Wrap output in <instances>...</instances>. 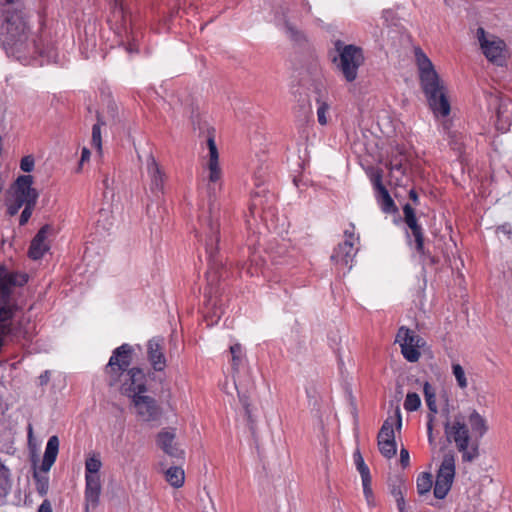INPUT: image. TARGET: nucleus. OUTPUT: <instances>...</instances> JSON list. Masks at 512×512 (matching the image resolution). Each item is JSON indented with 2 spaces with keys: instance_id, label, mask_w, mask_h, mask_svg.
Segmentation results:
<instances>
[{
  "instance_id": "obj_37",
  "label": "nucleus",
  "mask_w": 512,
  "mask_h": 512,
  "mask_svg": "<svg viewBox=\"0 0 512 512\" xmlns=\"http://www.w3.org/2000/svg\"><path fill=\"white\" fill-rule=\"evenodd\" d=\"M452 373L457 381L458 386L461 389L466 388L468 385L467 378L463 367L459 363L452 364Z\"/></svg>"
},
{
  "instance_id": "obj_61",
  "label": "nucleus",
  "mask_w": 512,
  "mask_h": 512,
  "mask_svg": "<svg viewBox=\"0 0 512 512\" xmlns=\"http://www.w3.org/2000/svg\"><path fill=\"white\" fill-rule=\"evenodd\" d=\"M7 469L3 463L0 462V472H6Z\"/></svg>"
},
{
  "instance_id": "obj_23",
  "label": "nucleus",
  "mask_w": 512,
  "mask_h": 512,
  "mask_svg": "<svg viewBox=\"0 0 512 512\" xmlns=\"http://www.w3.org/2000/svg\"><path fill=\"white\" fill-rule=\"evenodd\" d=\"M147 170L151 178V191L155 195L163 193L164 174L152 154H149L147 158Z\"/></svg>"
},
{
  "instance_id": "obj_12",
  "label": "nucleus",
  "mask_w": 512,
  "mask_h": 512,
  "mask_svg": "<svg viewBox=\"0 0 512 512\" xmlns=\"http://www.w3.org/2000/svg\"><path fill=\"white\" fill-rule=\"evenodd\" d=\"M344 235L346 239L339 243L337 248L334 249L331 260L335 265L346 267L349 272L353 267V260L357 254V249L354 248L355 235L349 230H345ZM359 238L356 237V240Z\"/></svg>"
},
{
  "instance_id": "obj_27",
  "label": "nucleus",
  "mask_w": 512,
  "mask_h": 512,
  "mask_svg": "<svg viewBox=\"0 0 512 512\" xmlns=\"http://www.w3.org/2000/svg\"><path fill=\"white\" fill-rule=\"evenodd\" d=\"M468 423L472 432V436L478 441L487 433L488 424L486 419L481 416L476 410L468 415Z\"/></svg>"
},
{
  "instance_id": "obj_4",
  "label": "nucleus",
  "mask_w": 512,
  "mask_h": 512,
  "mask_svg": "<svg viewBox=\"0 0 512 512\" xmlns=\"http://www.w3.org/2000/svg\"><path fill=\"white\" fill-rule=\"evenodd\" d=\"M209 216L203 222L205 229V251L208 260V270L206 272L209 294L212 296L217 292L216 285L224 277V266L222 260L218 256L219 243V223L212 216V204L210 203Z\"/></svg>"
},
{
  "instance_id": "obj_10",
  "label": "nucleus",
  "mask_w": 512,
  "mask_h": 512,
  "mask_svg": "<svg viewBox=\"0 0 512 512\" xmlns=\"http://www.w3.org/2000/svg\"><path fill=\"white\" fill-rule=\"evenodd\" d=\"M395 342L399 343L403 357L412 363L419 360V348L425 345L421 336L405 326L399 328Z\"/></svg>"
},
{
  "instance_id": "obj_30",
  "label": "nucleus",
  "mask_w": 512,
  "mask_h": 512,
  "mask_svg": "<svg viewBox=\"0 0 512 512\" xmlns=\"http://www.w3.org/2000/svg\"><path fill=\"white\" fill-rule=\"evenodd\" d=\"M166 481L175 488H180L184 484V470L178 466H172L165 472Z\"/></svg>"
},
{
  "instance_id": "obj_64",
  "label": "nucleus",
  "mask_w": 512,
  "mask_h": 512,
  "mask_svg": "<svg viewBox=\"0 0 512 512\" xmlns=\"http://www.w3.org/2000/svg\"><path fill=\"white\" fill-rule=\"evenodd\" d=\"M97 465H98V469H99V468H100V466H101V462H100L99 460H98V462H97Z\"/></svg>"
},
{
  "instance_id": "obj_5",
  "label": "nucleus",
  "mask_w": 512,
  "mask_h": 512,
  "mask_svg": "<svg viewBox=\"0 0 512 512\" xmlns=\"http://www.w3.org/2000/svg\"><path fill=\"white\" fill-rule=\"evenodd\" d=\"M444 432L448 442H454L461 453L462 462L470 463L479 457V442L473 439L462 414L455 415L452 422L447 420L444 423Z\"/></svg>"
},
{
  "instance_id": "obj_35",
  "label": "nucleus",
  "mask_w": 512,
  "mask_h": 512,
  "mask_svg": "<svg viewBox=\"0 0 512 512\" xmlns=\"http://www.w3.org/2000/svg\"><path fill=\"white\" fill-rule=\"evenodd\" d=\"M433 485L432 474L429 472H422L416 481L417 492L419 495L427 494Z\"/></svg>"
},
{
  "instance_id": "obj_58",
  "label": "nucleus",
  "mask_w": 512,
  "mask_h": 512,
  "mask_svg": "<svg viewBox=\"0 0 512 512\" xmlns=\"http://www.w3.org/2000/svg\"><path fill=\"white\" fill-rule=\"evenodd\" d=\"M503 233L512 234L510 230L507 229L506 225H503L499 228Z\"/></svg>"
},
{
  "instance_id": "obj_28",
  "label": "nucleus",
  "mask_w": 512,
  "mask_h": 512,
  "mask_svg": "<svg viewBox=\"0 0 512 512\" xmlns=\"http://www.w3.org/2000/svg\"><path fill=\"white\" fill-rule=\"evenodd\" d=\"M58 448H59V440L57 436H52L49 438L42 465H41V471L48 472L52 465L54 464L57 454H58Z\"/></svg>"
},
{
  "instance_id": "obj_34",
  "label": "nucleus",
  "mask_w": 512,
  "mask_h": 512,
  "mask_svg": "<svg viewBox=\"0 0 512 512\" xmlns=\"http://www.w3.org/2000/svg\"><path fill=\"white\" fill-rule=\"evenodd\" d=\"M388 486H389L390 493L394 498L403 496L406 491V482L400 476H394V477L390 478Z\"/></svg>"
},
{
  "instance_id": "obj_46",
  "label": "nucleus",
  "mask_w": 512,
  "mask_h": 512,
  "mask_svg": "<svg viewBox=\"0 0 512 512\" xmlns=\"http://www.w3.org/2000/svg\"><path fill=\"white\" fill-rule=\"evenodd\" d=\"M33 207H34V205L25 204V209L22 211L21 216H20V224L21 225H24L28 221V219L30 218V216L32 214Z\"/></svg>"
},
{
  "instance_id": "obj_25",
  "label": "nucleus",
  "mask_w": 512,
  "mask_h": 512,
  "mask_svg": "<svg viewBox=\"0 0 512 512\" xmlns=\"http://www.w3.org/2000/svg\"><path fill=\"white\" fill-rule=\"evenodd\" d=\"M148 359L156 371L164 370L166 366V359L161 349L159 340L151 339L147 344Z\"/></svg>"
},
{
  "instance_id": "obj_29",
  "label": "nucleus",
  "mask_w": 512,
  "mask_h": 512,
  "mask_svg": "<svg viewBox=\"0 0 512 512\" xmlns=\"http://www.w3.org/2000/svg\"><path fill=\"white\" fill-rule=\"evenodd\" d=\"M406 166L404 164V157L402 155L395 156L390 160L389 171L390 177L398 186H403V177L406 175Z\"/></svg>"
},
{
  "instance_id": "obj_51",
  "label": "nucleus",
  "mask_w": 512,
  "mask_h": 512,
  "mask_svg": "<svg viewBox=\"0 0 512 512\" xmlns=\"http://www.w3.org/2000/svg\"><path fill=\"white\" fill-rule=\"evenodd\" d=\"M395 501L397 503V508L399 510V512H406L405 510V499H404V495L403 496H400L398 498H395Z\"/></svg>"
},
{
  "instance_id": "obj_6",
  "label": "nucleus",
  "mask_w": 512,
  "mask_h": 512,
  "mask_svg": "<svg viewBox=\"0 0 512 512\" xmlns=\"http://www.w3.org/2000/svg\"><path fill=\"white\" fill-rule=\"evenodd\" d=\"M271 178L270 165L266 159L259 158L253 172L255 191L252 193L249 207L250 215L253 218L262 217L267 214L274 203V194L265 186ZM266 219V216H263Z\"/></svg>"
},
{
  "instance_id": "obj_44",
  "label": "nucleus",
  "mask_w": 512,
  "mask_h": 512,
  "mask_svg": "<svg viewBox=\"0 0 512 512\" xmlns=\"http://www.w3.org/2000/svg\"><path fill=\"white\" fill-rule=\"evenodd\" d=\"M90 158H91V151L88 148L84 147L82 149L81 158H80V161L77 166V170H76L77 173H80L82 171L83 165L86 162H89Z\"/></svg>"
},
{
  "instance_id": "obj_26",
  "label": "nucleus",
  "mask_w": 512,
  "mask_h": 512,
  "mask_svg": "<svg viewBox=\"0 0 512 512\" xmlns=\"http://www.w3.org/2000/svg\"><path fill=\"white\" fill-rule=\"evenodd\" d=\"M29 276L26 273H10L0 265V293L4 295L8 291V283L24 285L28 282Z\"/></svg>"
},
{
  "instance_id": "obj_14",
  "label": "nucleus",
  "mask_w": 512,
  "mask_h": 512,
  "mask_svg": "<svg viewBox=\"0 0 512 512\" xmlns=\"http://www.w3.org/2000/svg\"><path fill=\"white\" fill-rule=\"evenodd\" d=\"M477 38L486 58L497 65H502L505 61L504 50L506 45L504 41L498 38L488 40L485 36V30L481 27L477 29Z\"/></svg>"
},
{
  "instance_id": "obj_53",
  "label": "nucleus",
  "mask_w": 512,
  "mask_h": 512,
  "mask_svg": "<svg viewBox=\"0 0 512 512\" xmlns=\"http://www.w3.org/2000/svg\"><path fill=\"white\" fill-rule=\"evenodd\" d=\"M396 429L397 430H400L401 427H402V417H401V413H400V410L397 408L396 410Z\"/></svg>"
},
{
  "instance_id": "obj_9",
  "label": "nucleus",
  "mask_w": 512,
  "mask_h": 512,
  "mask_svg": "<svg viewBox=\"0 0 512 512\" xmlns=\"http://www.w3.org/2000/svg\"><path fill=\"white\" fill-rule=\"evenodd\" d=\"M455 470V453L449 450L443 455L436 475L433 493L437 499H444L447 496L454 481Z\"/></svg>"
},
{
  "instance_id": "obj_41",
  "label": "nucleus",
  "mask_w": 512,
  "mask_h": 512,
  "mask_svg": "<svg viewBox=\"0 0 512 512\" xmlns=\"http://www.w3.org/2000/svg\"><path fill=\"white\" fill-rule=\"evenodd\" d=\"M34 478L37 480V490L41 495H45L48 492V478L47 477H40L38 473L34 472Z\"/></svg>"
},
{
  "instance_id": "obj_45",
  "label": "nucleus",
  "mask_w": 512,
  "mask_h": 512,
  "mask_svg": "<svg viewBox=\"0 0 512 512\" xmlns=\"http://www.w3.org/2000/svg\"><path fill=\"white\" fill-rule=\"evenodd\" d=\"M362 479V486H363V493L367 499L368 502H370V497L372 496V490H371V477L368 478H361Z\"/></svg>"
},
{
  "instance_id": "obj_36",
  "label": "nucleus",
  "mask_w": 512,
  "mask_h": 512,
  "mask_svg": "<svg viewBox=\"0 0 512 512\" xmlns=\"http://www.w3.org/2000/svg\"><path fill=\"white\" fill-rule=\"evenodd\" d=\"M421 406V399L420 396L415 392H409L406 395L405 401H404V408L407 411L413 412L420 408Z\"/></svg>"
},
{
  "instance_id": "obj_47",
  "label": "nucleus",
  "mask_w": 512,
  "mask_h": 512,
  "mask_svg": "<svg viewBox=\"0 0 512 512\" xmlns=\"http://www.w3.org/2000/svg\"><path fill=\"white\" fill-rule=\"evenodd\" d=\"M427 418H428V422H427V436H428L429 443L432 444L434 442V437H433V421L435 420V416L428 415Z\"/></svg>"
},
{
  "instance_id": "obj_11",
  "label": "nucleus",
  "mask_w": 512,
  "mask_h": 512,
  "mask_svg": "<svg viewBox=\"0 0 512 512\" xmlns=\"http://www.w3.org/2000/svg\"><path fill=\"white\" fill-rule=\"evenodd\" d=\"M209 150V160L207 168L209 170L207 190L209 199L216 197V193L221 188L222 172L219 167V153L215 143L214 136L209 132L206 140Z\"/></svg>"
},
{
  "instance_id": "obj_2",
  "label": "nucleus",
  "mask_w": 512,
  "mask_h": 512,
  "mask_svg": "<svg viewBox=\"0 0 512 512\" xmlns=\"http://www.w3.org/2000/svg\"><path fill=\"white\" fill-rule=\"evenodd\" d=\"M414 56L421 89L430 109L437 117L448 116L450 113V103L444 91L445 87L432 61L420 47L414 48Z\"/></svg>"
},
{
  "instance_id": "obj_20",
  "label": "nucleus",
  "mask_w": 512,
  "mask_h": 512,
  "mask_svg": "<svg viewBox=\"0 0 512 512\" xmlns=\"http://www.w3.org/2000/svg\"><path fill=\"white\" fill-rule=\"evenodd\" d=\"M176 434L173 429H163L157 434V446L169 457L183 459L184 451L180 449L175 441Z\"/></svg>"
},
{
  "instance_id": "obj_43",
  "label": "nucleus",
  "mask_w": 512,
  "mask_h": 512,
  "mask_svg": "<svg viewBox=\"0 0 512 512\" xmlns=\"http://www.w3.org/2000/svg\"><path fill=\"white\" fill-rule=\"evenodd\" d=\"M20 168L24 172H30L34 168V158L31 155H27L21 159Z\"/></svg>"
},
{
  "instance_id": "obj_7",
  "label": "nucleus",
  "mask_w": 512,
  "mask_h": 512,
  "mask_svg": "<svg viewBox=\"0 0 512 512\" xmlns=\"http://www.w3.org/2000/svg\"><path fill=\"white\" fill-rule=\"evenodd\" d=\"M335 54L331 61L346 82L352 83L358 77V70L365 62L362 47L355 44H346L338 39L334 41Z\"/></svg>"
},
{
  "instance_id": "obj_13",
  "label": "nucleus",
  "mask_w": 512,
  "mask_h": 512,
  "mask_svg": "<svg viewBox=\"0 0 512 512\" xmlns=\"http://www.w3.org/2000/svg\"><path fill=\"white\" fill-rule=\"evenodd\" d=\"M403 213H404V221L410 230V231L406 232L408 244L411 247L414 244L415 250L419 254L424 255L425 254L424 236H423L422 228L417 222L415 211H414L413 207L409 203H406L403 206Z\"/></svg>"
},
{
  "instance_id": "obj_48",
  "label": "nucleus",
  "mask_w": 512,
  "mask_h": 512,
  "mask_svg": "<svg viewBox=\"0 0 512 512\" xmlns=\"http://www.w3.org/2000/svg\"><path fill=\"white\" fill-rule=\"evenodd\" d=\"M409 461H410L409 452L406 448L403 447L400 450V463H401L402 467L406 468L407 466H409Z\"/></svg>"
},
{
  "instance_id": "obj_21",
  "label": "nucleus",
  "mask_w": 512,
  "mask_h": 512,
  "mask_svg": "<svg viewBox=\"0 0 512 512\" xmlns=\"http://www.w3.org/2000/svg\"><path fill=\"white\" fill-rule=\"evenodd\" d=\"M49 231L50 226L44 225L43 227L40 228L38 233L32 239L28 252V255L31 259L39 260L49 250L50 245L47 240V235Z\"/></svg>"
},
{
  "instance_id": "obj_52",
  "label": "nucleus",
  "mask_w": 512,
  "mask_h": 512,
  "mask_svg": "<svg viewBox=\"0 0 512 512\" xmlns=\"http://www.w3.org/2000/svg\"><path fill=\"white\" fill-rule=\"evenodd\" d=\"M101 121H100V117L98 116V146H97V149H98V156L101 154V150H102V147H101V136H100V125H101Z\"/></svg>"
},
{
  "instance_id": "obj_15",
  "label": "nucleus",
  "mask_w": 512,
  "mask_h": 512,
  "mask_svg": "<svg viewBox=\"0 0 512 512\" xmlns=\"http://www.w3.org/2000/svg\"><path fill=\"white\" fill-rule=\"evenodd\" d=\"M289 8L286 5L278 4L274 11L275 25L284 32V34L296 44H301L305 37L303 33L296 28L287 18Z\"/></svg>"
},
{
  "instance_id": "obj_8",
  "label": "nucleus",
  "mask_w": 512,
  "mask_h": 512,
  "mask_svg": "<svg viewBox=\"0 0 512 512\" xmlns=\"http://www.w3.org/2000/svg\"><path fill=\"white\" fill-rule=\"evenodd\" d=\"M33 177L31 175L19 176L10 188L14 203L8 208L10 215H15L21 206L35 205L38 192L32 187Z\"/></svg>"
},
{
  "instance_id": "obj_54",
  "label": "nucleus",
  "mask_w": 512,
  "mask_h": 512,
  "mask_svg": "<svg viewBox=\"0 0 512 512\" xmlns=\"http://www.w3.org/2000/svg\"><path fill=\"white\" fill-rule=\"evenodd\" d=\"M409 197L410 199L415 203L417 204L418 203V195H417V192L414 190V189H411L409 191Z\"/></svg>"
},
{
  "instance_id": "obj_24",
  "label": "nucleus",
  "mask_w": 512,
  "mask_h": 512,
  "mask_svg": "<svg viewBox=\"0 0 512 512\" xmlns=\"http://www.w3.org/2000/svg\"><path fill=\"white\" fill-rule=\"evenodd\" d=\"M4 29L6 31L4 43L13 44L21 40L24 35L25 23L18 16L7 18Z\"/></svg>"
},
{
  "instance_id": "obj_16",
  "label": "nucleus",
  "mask_w": 512,
  "mask_h": 512,
  "mask_svg": "<svg viewBox=\"0 0 512 512\" xmlns=\"http://www.w3.org/2000/svg\"><path fill=\"white\" fill-rule=\"evenodd\" d=\"M489 106H495L496 108L497 130L506 132L509 129L512 120V101L509 98L491 95Z\"/></svg>"
},
{
  "instance_id": "obj_33",
  "label": "nucleus",
  "mask_w": 512,
  "mask_h": 512,
  "mask_svg": "<svg viewBox=\"0 0 512 512\" xmlns=\"http://www.w3.org/2000/svg\"><path fill=\"white\" fill-rule=\"evenodd\" d=\"M102 102L106 105L107 113L112 119L117 115V104L112 97V92L108 86L101 87Z\"/></svg>"
},
{
  "instance_id": "obj_63",
  "label": "nucleus",
  "mask_w": 512,
  "mask_h": 512,
  "mask_svg": "<svg viewBox=\"0 0 512 512\" xmlns=\"http://www.w3.org/2000/svg\"><path fill=\"white\" fill-rule=\"evenodd\" d=\"M307 109H308L309 111L311 110L310 103H308V105H307Z\"/></svg>"
},
{
  "instance_id": "obj_50",
  "label": "nucleus",
  "mask_w": 512,
  "mask_h": 512,
  "mask_svg": "<svg viewBox=\"0 0 512 512\" xmlns=\"http://www.w3.org/2000/svg\"><path fill=\"white\" fill-rule=\"evenodd\" d=\"M38 512H53L51 502L47 499L44 500L43 503L40 505Z\"/></svg>"
},
{
  "instance_id": "obj_38",
  "label": "nucleus",
  "mask_w": 512,
  "mask_h": 512,
  "mask_svg": "<svg viewBox=\"0 0 512 512\" xmlns=\"http://www.w3.org/2000/svg\"><path fill=\"white\" fill-rule=\"evenodd\" d=\"M103 184L105 187V190L103 192V207L107 210H112L113 208V200H114V191L113 189L109 188V181L108 178L103 180Z\"/></svg>"
},
{
  "instance_id": "obj_57",
  "label": "nucleus",
  "mask_w": 512,
  "mask_h": 512,
  "mask_svg": "<svg viewBox=\"0 0 512 512\" xmlns=\"http://www.w3.org/2000/svg\"><path fill=\"white\" fill-rule=\"evenodd\" d=\"M300 4L302 5V7L304 9H306L307 11H310L311 7H310L308 0H300Z\"/></svg>"
},
{
  "instance_id": "obj_49",
  "label": "nucleus",
  "mask_w": 512,
  "mask_h": 512,
  "mask_svg": "<svg viewBox=\"0 0 512 512\" xmlns=\"http://www.w3.org/2000/svg\"><path fill=\"white\" fill-rule=\"evenodd\" d=\"M238 396H239V400H240L243 408L245 409V414L247 415L248 419L250 420L251 413H250V409H249L248 398L245 395H242L239 391H238Z\"/></svg>"
},
{
  "instance_id": "obj_1",
  "label": "nucleus",
  "mask_w": 512,
  "mask_h": 512,
  "mask_svg": "<svg viewBox=\"0 0 512 512\" xmlns=\"http://www.w3.org/2000/svg\"><path fill=\"white\" fill-rule=\"evenodd\" d=\"M133 352L130 344H122L113 350L105 368L109 385L119 386L121 394L129 398L147 391V379L143 370L139 367L129 368Z\"/></svg>"
},
{
  "instance_id": "obj_40",
  "label": "nucleus",
  "mask_w": 512,
  "mask_h": 512,
  "mask_svg": "<svg viewBox=\"0 0 512 512\" xmlns=\"http://www.w3.org/2000/svg\"><path fill=\"white\" fill-rule=\"evenodd\" d=\"M318 107H317V117L318 122L321 125H325L327 123L326 111L328 110V105L325 102H322L319 97L316 98Z\"/></svg>"
},
{
  "instance_id": "obj_39",
  "label": "nucleus",
  "mask_w": 512,
  "mask_h": 512,
  "mask_svg": "<svg viewBox=\"0 0 512 512\" xmlns=\"http://www.w3.org/2000/svg\"><path fill=\"white\" fill-rule=\"evenodd\" d=\"M354 462L361 478H368L370 476L369 468L358 450L354 453Z\"/></svg>"
},
{
  "instance_id": "obj_31",
  "label": "nucleus",
  "mask_w": 512,
  "mask_h": 512,
  "mask_svg": "<svg viewBox=\"0 0 512 512\" xmlns=\"http://www.w3.org/2000/svg\"><path fill=\"white\" fill-rule=\"evenodd\" d=\"M100 221H103L102 228L104 231L103 237L106 235L109 236L111 234V230L114 227L115 218L113 215V210H107L106 208L102 207L98 211V223Z\"/></svg>"
},
{
  "instance_id": "obj_3",
  "label": "nucleus",
  "mask_w": 512,
  "mask_h": 512,
  "mask_svg": "<svg viewBox=\"0 0 512 512\" xmlns=\"http://www.w3.org/2000/svg\"><path fill=\"white\" fill-rule=\"evenodd\" d=\"M132 0H114L111 16L108 18L110 29L119 39V45L125 47L129 54L138 53L137 43L141 32L136 24V16L131 9Z\"/></svg>"
},
{
  "instance_id": "obj_59",
  "label": "nucleus",
  "mask_w": 512,
  "mask_h": 512,
  "mask_svg": "<svg viewBox=\"0 0 512 512\" xmlns=\"http://www.w3.org/2000/svg\"><path fill=\"white\" fill-rule=\"evenodd\" d=\"M92 140H96V125L92 127Z\"/></svg>"
},
{
  "instance_id": "obj_32",
  "label": "nucleus",
  "mask_w": 512,
  "mask_h": 512,
  "mask_svg": "<svg viewBox=\"0 0 512 512\" xmlns=\"http://www.w3.org/2000/svg\"><path fill=\"white\" fill-rule=\"evenodd\" d=\"M423 392H424L426 405L429 409L428 415L435 416V414L438 411L437 404H436L435 389L432 387V385L429 382H425L423 385Z\"/></svg>"
},
{
  "instance_id": "obj_62",
  "label": "nucleus",
  "mask_w": 512,
  "mask_h": 512,
  "mask_svg": "<svg viewBox=\"0 0 512 512\" xmlns=\"http://www.w3.org/2000/svg\"><path fill=\"white\" fill-rule=\"evenodd\" d=\"M5 2H6L7 4H13V3L15 2V0H5Z\"/></svg>"
},
{
  "instance_id": "obj_60",
  "label": "nucleus",
  "mask_w": 512,
  "mask_h": 512,
  "mask_svg": "<svg viewBox=\"0 0 512 512\" xmlns=\"http://www.w3.org/2000/svg\"><path fill=\"white\" fill-rule=\"evenodd\" d=\"M298 166H299V169L296 172L300 173L304 169V163L303 162H299Z\"/></svg>"
},
{
  "instance_id": "obj_19",
  "label": "nucleus",
  "mask_w": 512,
  "mask_h": 512,
  "mask_svg": "<svg viewBox=\"0 0 512 512\" xmlns=\"http://www.w3.org/2000/svg\"><path fill=\"white\" fill-rule=\"evenodd\" d=\"M131 399L137 415L143 421H152L157 418L159 409L154 398L142 393L131 397Z\"/></svg>"
},
{
  "instance_id": "obj_17",
  "label": "nucleus",
  "mask_w": 512,
  "mask_h": 512,
  "mask_svg": "<svg viewBox=\"0 0 512 512\" xmlns=\"http://www.w3.org/2000/svg\"><path fill=\"white\" fill-rule=\"evenodd\" d=\"M378 447L380 453L387 459L393 458L397 453L393 422L387 418L378 433Z\"/></svg>"
},
{
  "instance_id": "obj_42",
  "label": "nucleus",
  "mask_w": 512,
  "mask_h": 512,
  "mask_svg": "<svg viewBox=\"0 0 512 512\" xmlns=\"http://www.w3.org/2000/svg\"><path fill=\"white\" fill-rule=\"evenodd\" d=\"M230 352L232 354L233 366H238L241 361L242 346L236 343L230 347Z\"/></svg>"
},
{
  "instance_id": "obj_18",
  "label": "nucleus",
  "mask_w": 512,
  "mask_h": 512,
  "mask_svg": "<svg viewBox=\"0 0 512 512\" xmlns=\"http://www.w3.org/2000/svg\"><path fill=\"white\" fill-rule=\"evenodd\" d=\"M85 480H86V507L85 512L96 507V458L91 454L85 462Z\"/></svg>"
},
{
  "instance_id": "obj_22",
  "label": "nucleus",
  "mask_w": 512,
  "mask_h": 512,
  "mask_svg": "<svg viewBox=\"0 0 512 512\" xmlns=\"http://www.w3.org/2000/svg\"><path fill=\"white\" fill-rule=\"evenodd\" d=\"M372 183L374 185L375 190L377 191V200L381 206V209L384 213H394L397 211V207L391 198L388 190L382 183V175L381 173H376L372 177Z\"/></svg>"
},
{
  "instance_id": "obj_55",
  "label": "nucleus",
  "mask_w": 512,
  "mask_h": 512,
  "mask_svg": "<svg viewBox=\"0 0 512 512\" xmlns=\"http://www.w3.org/2000/svg\"><path fill=\"white\" fill-rule=\"evenodd\" d=\"M39 379H40L41 385L46 384L49 380V372L48 371L44 372V374H42Z\"/></svg>"
},
{
  "instance_id": "obj_56",
  "label": "nucleus",
  "mask_w": 512,
  "mask_h": 512,
  "mask_svg": "<svg viewBox=\"0 0 512 512\" xmlns=\"http://www.w3.org/2000/svg\"><path fill=\"white\" fill-rule=\"evenodd\" d=\"M293 183L294 185L299 188L300 187V184L302 183V178L299 176V175H294L293 176Z\"/></svg>"
}]
</instances>
